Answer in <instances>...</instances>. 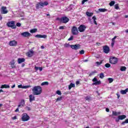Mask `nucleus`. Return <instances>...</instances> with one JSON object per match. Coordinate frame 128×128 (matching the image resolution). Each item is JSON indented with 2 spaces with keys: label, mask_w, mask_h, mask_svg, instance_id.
Segmentation results:
<instances>
[{
  "label": "nucleus",
  "mask_w": 128,
  "mask_h": 128,
  "mask_svg": "<svg viewBox=\"0 0 128 128\" xmlns=\"http://www.w3.org/2000/svg\"><path fill=\"white\" fill-rule=\"evenodd\" d=\"M103 52L104 54H108L110 52V47L108 46H103Z\"/></svg>",
  "instance_id": "obj_12"
},
{
  "label": "nucleus",
  "mask_w": 128,
  "mask_h": 128,
  "mask_svg": "<svg viewBox=\"0 0 128 128\" xmlns=\"http://www.w3.org/2000/svg\"><path fill=\"white\" fill-rule=\"evenodd\" d=\"M66 28V26H60L59 27V30H64Z\"/></svg>",
  "instance_id": "obj_44"
},
{
  "label": "nucleus",
  "mask_w": 128,
  "mask_h": 128,
  "mask_svg": "<svg viewBox=\"0 0 128 128\" xmlns=\"http://www.w3.org/2000/svg\"><path fill=\"white\" fill-rule=\"evenodd\" d=\"M30 86H23V88H30Z\"/></svg>",
  "instance_id": "obj_46"
},
{
  "label": "nucleus",
  "mask_w": 128,
  "mask_h": 128,
  "mask_svg": "<svg viewBox=\"0 0 128 128\" xmlns=\"http://www.w3.org/2000/svg\"><path fill=\"white\" fill-rule=\"evenodd\" d=\"M86 16H92L94 14V13H92V12H86Z\"/></svg>",
  "instance_id": "obj_31"
},
{
  "label": "nucleus",
  "mask_w": 128,
  "mask_h": 128,
  "mask_svg": "<svg viewBox=\"0 0 128 128\" xmlns=\"http://www.w3.org/2000/svg\"><path fill=\"white\" fill-rule=\"evenodd\" d=\"M86 26L84 24H81L79 26L78 28V31L80 32H84V30H86Z\"/></svg>",
  "instance_id": "obj_8"
},
{
  "label": "nucleus",
  "mask_w": 128,
  "mask_h": 128,
  "mask_svg": "<svg viewBox=\"0 0 128 128\" xmlns=\"http://www.w3.org/2000/svg\"><path fill=\"white\" fill-rule=\"evenodd\" d=\"M36 100V97L32 94H30L29 96V100L30 102H32L34 100Z\"/></svg>",
  "instance_id": "obj_16"
},
{
  "label": "nucleus",
  "mask_w": 128,
  "mask_h": 128,
  "mask_svg": "<svg viewBox=\"0 0 128 128\" xmlns=\"http://www.w3.org/2000/svg\"><path fill=\"white\" fill-rule=\"evenodd\" d=\"M25 110H26L30 111V110H32V108H30V107H29V106H26L25 107Z\"/></svg>",
  "instance_id": "obj_39"
},
{
  "label": "nucleus",
  "mask_w": 128,
  "mask_h": 128,
  "mask_svg": "<svg viewBox=\"0 0 128 128\" xmlns=\"http://www.w3.org/2000/svg\"><path fill=\"white\" fill-rule=\"evenodd\" d=\"M100 78H104V73L100 74Z\"/></svg>",
  "instance_id": "obj_38"
},
{
  "label": "nucleus",
  "mask_w": 128,
  "mask_h": 128,
  "mask_svg": "<svg viewBox=\"0 0 128 128\" xmlns=\"http://www.w3.org/2000/svg\"><path fill=\"white\" fill-rule=\"evenodd\" d=\"M108 80H109V84H112L114 82V79L112 78H108Z\"/></svg>",
  "instance_id": "obj_36"
},
{
  "label": "nucleus",
  "mask_w": 128,
  "mask_h": 128,
  "mask_svg": "<svg viewBox=\"0 0 128 128\" xmlns=\"http://www.w3.org/2000/svg\"><path fill=\"white\" fill-rule=\"evenodd\" d=\"M96 64H97V66H100V64H102V60L100 62H96Z\"/></svg>",
  "instance_id": "obj_34"
},
{
  "label": "nucleus",
  "mask_w": 128,
  "mask_h": 128,
  "mask_svg": "<svg viewBox=\"0 0 128 128\" xmlns=\"http://www.w3.org/2000/svg\"><path fill=\"white\" fill-rule=\"evenodd\" d=\"M98 10H99V12H108V9H106V8H99Z\"/></svg>",
  "instance_id": "obj_25"
},
{
  "label": "nucleus",
  "mask_w": 128,
  "mask_h": 128,
  "mask_svg": "<svg viewBox=\"0 0 128 128\" xmlns=\"http://www.w3.org/2000/svg\"><path fill=\"white\" fill-rule=\"evenodd\" d=\"M80 54H84V50H81L80 52Z\"/></svg>",
  "instance_id": "obj_45"
},
{
  "label": "nucleus",
  "mask_w": 128,
  "mask_h": 128,
  "mask_svg": "<svg viewBox=\"0 0 128 128\" xmlns=\"http://www.w3.org/2000/svg\"><path fill=\"white\" fill-rule=\"evenodd\" d=\"M25 60H26V59H24V58H18V64H22V62H24Z\"/></svg>",
  "instance_id": "obj_18"
},
{
  "label": "nucleus",
  "mask_w": 128,
  "mask_h": 128,
  "mask_svg": "<svg viewBox=\"0 0 128 128\" xmlns=\"http://www.w3.org/2000/svg\"><path fill=\"white\" fill-rule=\"evenodd\" d=\"M24 100H22L20 104L18 105V108H20V106H24Z\"/></svg>",
  "instance_id": "obj_19"
},
{
  "label": "nucleus",
  "mask_w": 128,
  "mask_h": 128,
  "mask_svg": "<svg viewBox=\"0 0 128 128\" xmlns=\"http://www.w3.org/2000/svg\"><path fill=\"white\" fill-rule=\"evenodd\" d=\"M71 32L73 36H77L78 34V28L76 26H73L71 29Z\"/></svg>",
  "instance_id": "obj_6"
},
{
  "label": "nucleus",
  "mask_w": 128,
  "mask_h": 128,
  "mask_svg": "<svg viewBox=\"0 0 128 128\" xmlns=\"http://www.w3.org/2000/svg\"><path fill=\"white\" fill-rule=\"evenodd\" d=\"M106 110L107 112H110V109L108 108H106Z\"/></svg>",
  "instance_id": "obj_55"
},
{
  "label": "nucleus",
  "mask_w": 128,
  "mask_h": 128,
  "mask_svg": "<svg viewBox=\"0 0 128 128\" xmlns=\"http://www.w3.org/2000/svg\"><path fill=\"white\" fill-rule=\"evenodd\" d=\"M98 80V78H94L92 80V82H96V81Z\"/></svg>",
  "instance_id": "obj_48"
},
{
  "label": "nucleus",
  "mask_w": 128,
  "mask_h": 128,
  "mask_svg": "<svg viewBox=\"0 0 128 128\" xmlns=\"http://www.w3.org/2000/svg\"><path fill=\"white\" fill-rule=\"evenodd\" d=\"M92 20H96V16H94L92 18Z\"/></svg>",
  "instance_id": "obj_52"
},
{
  "label": "nucleus",
  "mask_w": 128,
  "mask_h": 128,
  "mask_svg": "<svg viewBox=\"0 0 128 128\" xmlns=\"http://www.w3.org/2000/svg\"><path fill=\"white\" fill-rule=\"evenodd\" d=\"M102 84V82H100V80L96 81L94 83L92 84L93 86H99V84Z\"/></svg>",
  "instance_id": "obj_21"
},
{
  "label": "nucleus",
  "mask_w": 128,
  "mask_h": 128,
  "mask_svg": "<svg viewBox=\"0 0 128 128\" xmlns=\"http://www.w3.org/2000/svg\"><path fill=\"white\" fill-rule=\"evenodd\" d=\"M120 114V112H112V115L113 116H118Z\"/></svg>",
  "instance_id": "obj_28"
},
{
  "label": "nucleus",
  "mask_w": 128,
  "mask_h": 128,
  "mask_svg": "<svg viewBox=\"0 0 128 128\" xmlns=\"http://www.w3.org/2000/svg\"><path fill=\"white\" fill-rule=\"evenodd\" d=\"M21 36H23V38H28L29 36H30L32 34L28 32H25L21 33Z\"/></svg>",
  "instance_id": "obj_11"
},
{
  "label": "nucleus",
  "mask_w": 128,
  "mask_h": 128,
  "mask_svg": "<svg viewBox=\"0 0 128 128\" xmlns=\"http://www.w3.org/2000/svg\"><path fill=\"white\" fill-rule=\"evenodd\" d=\"M120 119H119V118H117L116 120V122H120Z\"/></svg>",
  "instance_id": "obj_57"
},
{
  "label": "nucleus",
  "mask_w": 128,
  "mask_h": 128,
  "mask_svg": "<svg viewBox=\"0 0 128 128\" xmlns=\"http://www.w3.org/2000/svg\"><path fill=\"white\" fill-rule=\"evenodd\" d=\"M64 46L65 48H68V46H70V44H66L64 45Z\"/></svg>",
  "instance_id": "obj_50"
},
{
  "label": "nucleus",
  "mask_w": 128,
  "mask_h": 128,
  "mask_svg": "<svg viewBox=\"0 0 128 128\" xmlns=\"http://www.w3.org/2000/svg\"><path fill=\"white\" fill-rule=\"evenodd\" d=\"M22 122H28L30 120V116L28 115V114L26 113H24L22 114Z\"/></svg>",
  "instance_id": "obj_5"
},
{
  "label": "nucleus",
  "mask_w": 128,
  "mask_h": 128,
  "mask_svg": "<svg viewBox=\"0 0 128 128\" xmlns=\"http://www.w3.org/2000/svg\"><path fill=\"white\" fill-rule=\"evenodd\" d=\"M9 45L10 46H16L18 45V42L14 40H10L9 42Z\"/></svg>",
  "instance_id": "obj_13"
},
{
  "label": "nucleus",
  "mask_w": 128,
  "mask_h": 128,
  "mask_svg": "<svg viewBox=\"0 0 128 128\" xmlns=\"http://www.w3.org/2000/svg\"><path fill=\"white\" fill-rule=\"evenodd\" d=\"M18 88H24V86L22 84H20L18 86Z\"/></svg>",
  "instance_id": "obj_49"
},
{
  "label": "nucleus",
  "mask_w": 128,
  "mask_h": 128,
  "mask_svg": "<svg viewBox=\"0 0 128 128\" xmlns=\"http://www.w3.org/2000/svg\"><path fill=\"white\" fill-rule=\"evenodd\" d=\"M120 70H121V72H126V67L122 66L120 68Z\"/></svg>",
  "instance_id": "obj_26"
},
{
  "label": "nucleus",
  "mask_w": 128,
  "mask_h": 128,
  "mask_svg": "<svg viewBox=\"0 0 128 128\" xmlns=\"http://www.w3.org/2000/svg\"><path fill=\"white\" fill-rule=\"evenodd\" d=\"M111 46H114V42H112Z\"/></svg>",
  "instance_id": "obj_60"
},
{
  "label": "nucleus",
  "mask_w": 128,
  "mask_h": 128,
  "mask_svg": "<svg viewBox=\"0 0 128 128\" xmlns=\"http://www.w3.org/2000/svg\"><path fill=\"white\" fill-rule=\"evenodd\" d=\"M96 44H97V46H100V43L98 42H97L96 43Z\"/></svg>",
  "instance_id": "obj_58"
},
{
  "label": "nucleus",
  "mask_w": 128,
  "mask_h": 128,
  "mask_svg": "<svg viewBox=\"0 0 128 128\" xmlns=\"http://www.w3.org/2000/svg\"><path fill=\"white\" fill-rule=\"evenodd\" d=\"M114 8L116 10H118V8H120V6H118V4H117L114 5Z\"/></svg>",
  "instance_id": "obj_40"
},
{
  "label": "nucleus",
  "mask_w": 128,
  "mask_h": 128,
  "mask_svg": "<svg viewBox=\"0 0 128 128\" xmlns=\"http://www.w3.org/2000/svg\"><path fill=\"white\" fill-rule=\"evenodd\" d=\"M60 22L62 24H66L70 22V18L66 16H63L60 18Z\"/></svg>",
  "instance_id": "obj_7"
},
{
  "label": "nucleus",
  "mask_w": 128,
  "mask_h": 128,
  "mask_svg": "<svg viewBox=\"0 0 128 128\" xmlns=\"http://www.w3.org/2000/svg\"><path fill=\"white\" fill-rule=\"evenodd\" d=\"M38 32V29L36 28H34V29H32L31 30H30V32L31 34H34V32Z\"/></svg>",
  "instance_id": "obj_27"
},
{
  "label": "nucleus",
  "mask_w": 128,
  "mask_h": 128,
  "mask_svg": "<svg viewBox=\"0 0 128 128\" xmlns=\"http://www.w3.org/2000/svg\"><path fill=\"white\" fill-rule=\"evenodd\" d=\"M88 0H82V4H84V2H88Z\"/></svg>",
  "instance_id": "obj_51"
},
{
  "label": "nucleus",
  "mask_w": 128,
  "mask_h": 128,
  "mask_svg": "<svg viewBox=\"0 0 128 128\" xmlns=\"http://www.w3.org/2000/svg\"><path fill=\"white\" fill-rule=\"evenodd\" d=\"M74 40V36H72L68 39V40L70 41V40Z\"/></svg>",
  "instance_id": "obj_47"
},
{
  "label": "nucleus",
  "mask_w": 128,
  "mask_h": 128,
  "mask_svg": "<svg viewBox=\"0 0 128 128\" xmlns=\"http://www.w3.org/2000/svg\"><path fill=\"white\" fill-rule=\"evenodd\" d=\"M12 120H16V116L12 117Z\"/></svg>",
  "instance_id": "obj_54"
},
{
  "label": "nucleus",
  "mask_w": 128,
  "mask_h": 128,
  "mask_svg": "<svg viewBox=\"0 0 128 128\" xmlns=\"http://www.w3.org/2000/svg\"><path fill=\"white\" fill-rule=\"evenodd\" d=\"M85 100H90V96H86V98H85Z\"/></svg>",
  "instance_id": "obj_42"
},
{
  "label": "nucleus",
  "mask_w": 128,
  "mask_h": 128,
  "mask_svg": "<svg viewBox=\"0 0 128 128\" xmlns=\"http://www.w3.org/2000/svg\"><path fill=\"white\" fill-rule=\"evenodd\" d=\"M41 48H42V50H44V47L42 46H41Z\"/></svg>",
  "instance_id": "obj_64"
},
{
  "label": "nucleus",
  "mask_w": 128,
  "mask_h": 128,
  "mask_svg": "<svg viewBox=\"0 0 128 128\" xmlns=\"http://www.w3.org/2000/svg\"><path fill=\"white\" fill-rule=\"evenodd\" d=\"M128 92V88H126L125 90H122L120 92L122 94H126Z\"/></svg>",
  "instance_id": "obj_23"
},
{
  "label": "nucleus",
  "mask_w": 128,
  "mask_h": 128,
  "mask_svg": "<svg viewBox=\"0 0 128 128\" xmlns=\"http://www.w3.org/2000/svg\"><path fill=\"white\" fill-rule=\"evenodd\" d=\"M35 38H48V36L46 35H41V34H36L35 36Z\"/></svg>",
  "instance_id": "obj_14"
},
{
  "label": "nucleus",
  "mask_w": 128,
  "mask_h": 128,
  "mask_svg": "<svg viewBox=\"0 0 128 128\" xmlns=\"http://www.w3.org/2000/svg\"><path fill=\"white\" fill-rule=\"evenodd\" d=\"M62 100V96H60L59 98H57L56 99V102H60Z\"/></svg>",
  "instance_id": "obj_35"
},
{
  "label": "nucleus",
  "mask_w": 128,
  "mask_h": 128,
  "mask_svg": "<svg viewBox=\"0 0 128 128\" xmlns=\"http://www.w3.org/2000/svg\"><path fill=\"white\" fill-rule=\"evenodd\" d=\"M94 24L98 25V22H96V20H94Z\"/></svg>",
  "instance_id": "obj_59"
},
{
  "label": "nucleus",
  "mask_w": 128,
  "mask_h": 128,
  "mask_svg": "<svg viewBox=\"0 0 128 128\" xmlns=\"http://www.w3.org/2000/svg\"><path fill=\"white\" fill-rule=\"evenodd\" d=\"M20 112V110H18V107L15 110L16 112Z\"/></svg>",
  "instance_id": "obj_53"
},
{
  "label": "nucleus",
  "mask_w": 128,
  "mask_h": 128,
  "mask_svg": "<svg viewBox=\"0 0 128 128\" xmlns=\"http://www.w3.org/2000/svg\"><path fill=\"white\" fill-rule=\"evenodd\" d=\"M1 88H10V85L3 84L1 86Z\"/></svg>",
  "instance_id": "obj_24"
},
{
  "label": "nucleus",
  "mask_w": 128,
  "mask_h": 128,
  "mask_svg": "<svg viewBox=\"0 0 128 128\" xmlns=\"http://www.w3.org/2000/svg\"><path fill=\"white\" fill-rule=\"evenodd\" d=\"M26 55L28 58H32L34 56V51L30 50L26 54Z\"/></svg>",
  "instance_id": "obj_15"
},
{
  "label": "nucleus",
  "mask_w": 128,
  "mask_h": 128,
  "mask_svg": "<svg viewBox=\"0 0 128 128\" xmlns=\"http://www.w3.org/2000/svg\"><path fill=\"white\" fill-rule=\"evenodd\" d=\"M72 88H76V84L73 83H70L68 86V90H72Z\"/></svg>",
  "instance_id": "obj_22"
},
{
  "label": "nucleus",
  "mask_w": 128,
  "mask_h": 128,
  "mask_svg": "<svg viewBox=\"0 0 128 128\" xmlns=\"http://www.w3.org/2000/svg\"><path fill=\"white\" fill-rule=\"evenodd\" d=\"M24 66H26V64H22V68H24Z\"/></svg>",
  "instance_id": "obj_63"
},
{
  "label": "nucleus",
  "mask_w": 128,
  "mask_h": 128,
  "mask_svg": "<svg viewBox=\"0 0 128 128\" xmlns=\"http://www.w3.org/2000/svg\"><path fill=\"white\" fill-rule=\"evenodd\" d=\"M56 94H58V96H62V92H60V90H58L56 92Z\"/></svg>",
  "instance_id": "obj_37"
},
{
  "label": "nucleus",
  "mask_w": 128,
  "mask_h": 128,
  "mask_svg": "<svg viewBox=\"0 0 128 128\" xmlns=\"http://www.w3.org/2000/svg\"><path fill=\"white\" fill-rule=\"evenodd\" d=\"M118 58L114 56H110L109 62H110L111 64H118Z\"/></svg>",
  "instance_id": "obj_4"
},
{
  "label": "nucleus",
  "mask_w": 128,
  "mask_h": 128,
  "mask_svg": "<svg viewBox=\"0 0 128 128\" xmlns=\"http://www.w3.org/2000/svg\"><path fill=\"white\" fill-rule=\"evenodd\" d=\"M126 118V115H120L118 116V118L120 120H124V118Z\"/></svg>",
  "instance_id": "obj_20"
},
{
  "label": "nucleus",
  "mask_w": 128,
  "mask_h": 128,
  "mask_svg": "<svg viewBox=\"0 0 128 128\" xmlns=\"http://www.w3.org/2000/svg\"><path fill=\"white\" fill-rule=\"evenodd\" d=\"M2 20V16L0 14V20Z\"/></svg>",
  "instance_id": "obj_62"
},
{
  "label": "nucleus",
  "mask_w": 128,
  "mask_h": 128,
  "mask_svg": "<svg viewBox=\"0 0 128 128\" xmlns=\"http://www.w3.org/2000/svg\"><path fill=\"white\" fill-rule=\"evenodd\" d=\"M105 66L106 68H110V64H108V63H106V64H105Z\"/></svg>",
  "instance_id": "obj_41"
},
{
  "label": "nucleus",
  "mask_w": 128,
  "mask_h": 128,
  "mask_svg": "<svg viewBox=\"0 0 128 128\" xmlns=\"http://www.w3.org/2000/svg\"><path fill=\"white\" fill-rule=\"evenodd\" d=\"M8 28H11L12 30H16V22L14 21L9 22L6 24Z\"/></svg>",
  "instance_id": "obj_3"
},
{
  "label": "nucleus",
  "mask_w": 128,
  "mask_h": 128,
  "mask_svg": "<svg viewBox=\"0 0 128 128\" xmlns=\"http://www.w3.org/2000/svg\"><path fill=\"white\" fill-rule=\"evenodd\" d=\"M94 74H96V70L92 72L90 74H89V76H94Z\"/></svg>",
  "instance_id": "obj_29"
},
{
  "label": "nucleus",
  "mask_w": 128,
  "mask_h": 128,
  "mask_svg": "<svg viewBox=\"0 0 128 128\" xmlns=\"http://www.w3.org/2000/svg\"><path fill=\"white\" fill-rule=\"evenodd\" d=\"M114 4H116V2L111 1L109 4V6H114Z\"/></svg>",
  "instance_id": "obj_30"
},
{
  "label": "nucleus",
  "mask_w": 128,
  "mask_h": 128,
  "mask_svg": "<svg viewBox=\"0 0 128 128\" xmlns=\"http://www.w3.org/2000/svg\"><path fill=\"white\" fill-rule=\"evenodd\" d=\"M15 62L14 60H12L10 64V65L11 66L12 68H16V65H14Z\"/></svg>",
  "instance_id": "obj_17"
},
{
  "label": "nucleus",
  "mask_w": 128,
  "mask_h": 128,
  "mask_svg": "<svg viewBox=\"0 0 128 128\" xmlns=\"http://www.w3.org/2000/svg\"><path fill=\"white\" fill-rule=\"evenodd\" d=\"M44 6H48V2H38L36 6V10H38L40 8H42Z\"/></svg>",
  "instance_id": "obj_2"
},
{
  "label": "nucleus",
  "mask_w": 128,
  "mask_h": 128,
  "mask_svg": "<svg viewBox=\"0 0 128 128\" xmlns=\"http://www.w3.org/2000/svg\"><path fill=\"white\" fill-rule=\"evenodd\" d=\"M16 27L18 26V28H20V26H22V24L20 22H18L16 24Z\"/></svg>",
  "instance_id": "obj_43"
},
{
  "label": "nucleus",
  "mask_w": 128,
  "mask_h": 128,
  "mask_svg": "<svg viewBox=\"0 0 128 128\" xmlns=\"http://www.w3.org/2000/svg\"><path fill=\"white\" fill-rule=\"evenodd\" d=\"M76 86H78V84H80V81H76Z\"/></svg>",
  "instance_id": "obj_56"
},
{
  "label": "nucleus",
  "mask_w": 128,
  "mask_h": 128,
  "mask_svg": "<svg viewBox=\"0 0 128 128\" xmlns=\"http://www.w3.org/2000/svg\"><path fill=\"white\" fill-rule=\"evenodd\" d=\"M41 86H48V82H45L41 84Z\"/></svg>",
  "instance_id": "obj_33"
},
{
  "label": "nucleus",
  "mask_w": 128,
  "mask_h": 128,
  "mask_svg": "<svg viewBox=\"0 0 128 128\" xmlns=\"http://www.w3.org/2000/svg\"><path fill=\"white\" fill-rule=\"evenodd\" d=\"M32 92L34 96H40L42 92V88L40 86H35L32 89Z\"/></svg>",
  "instance_id": "obj_1"
},
{
  "label": "nucleus",
  "mask_w": 128,
  "mask_h": 128,
  "mask_svg": "<svg viewBox=\"0 0 128 128\" xmlns=\"http://www.w3.org/2000/svg\"><path fill=\"white\" fill-rule=\"evenodd\" d=\"M126 124H128V118L126 119L124 122H122L121 124H122V126H124Z\"/></svg>",
  "instance_id": "obj_32"
},
{
  "label": "nucleus",
  "mask_w": 128,
  "mask_h": 128,
  "mask_svg": "<svg viewBox=\"0 0 128 128\" xmlns=\"http://www.w3.org/2000/svg\"><path fill=\"white\" fill-rule=\"evenodd\" d=\"M116 96H118V98H120V96L119 94H116Z\"/></svg>",
  "instance_id": "obj_61"
},
{
  "label": "nucleus",
  "mask_w": 128,
  "mask_h": 128,
  "mask_svg": "<svg viewBox=\"0 0 128 128\" xmlns=\"http://www.w3.org/2000/svg\"><path fill=\"white\" fill-rule=\"evenodd\" d=\"M70 47L72 50H79V48H80V44H76L75 45H70Z\"/></svg>",
  "instance_id": "obj_9"
},
{
  "label": "nucleus",
  "mask_w": 128,
  "mask_h": 128,
  "mask_svg": "<svg viewBox=\"0 0 128 128\" xmlns=\"http://www.w3.org/2000/svg\"><path fill=\"white\" fill-rule=\"evenodd\" d=\"M0 12L2 14H6L8 12V11L6 10V7L4 6H2Z\"/></svg>",
  "instance_id": "obj_10"
}]
</instances>
